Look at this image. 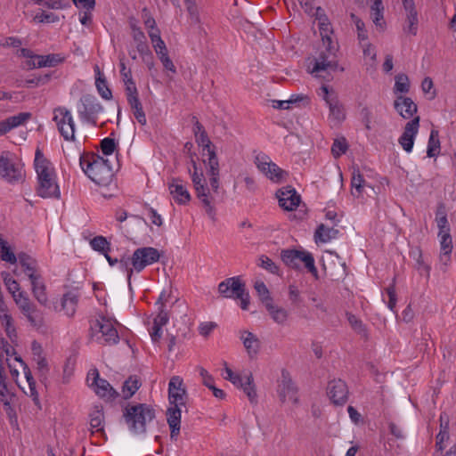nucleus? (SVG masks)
Returning <instances> with one entry per match:
<instances>
[{
	"mask_svg": "<svg viewBox=\"0 0 456 456\" xmlns=\"http://www.w3.org/2000/svg\"><path fill=\"white\" fill-rule=\"evenodd\" d=\"M319 28L324 50L321 51L316 57L308 59L307 70L315 77L330 80V73L336 71L338 67L336 55L337 47L330 37L332 33L330 24L322 21Z\"/></svg>",
	"mask_w": 456,
	"mask_h": 456,
	"instance_id": "1",
	"label": "nucleus"
},
{
	"mask_svg": "<svg viewBox=\"0 0 456 456\" xmlns=\"http://www.w3.org/2000/svg\"><path fill=\"white\" fill-rule=\"evenodd\" d=\"M34 167L37 178V195L44 199L59 198L61 191L55 168L39 149L35 153Z\"/></svg>",
	"mask_w": 456,
	"mask_h": 456,
	"instance_id": "2",
	"label": "nucleus"
},
{
	"mask_svg": "<svg viewBox=\"0 0 456 456\" xmlns=\"http://www.w3.org/2000/svg\"><path fill=\"white\" fill-rule=\"evenodd\" d=\"M84 173L96 184L109 186L113 181V171L108 159L95 154H84L79 159Z\"/></svg>",
	"mask_w": 456,
	"mask_h": 456,
	"instance_id": "3",
	"label": "nucleus"
},
{
	"mask_svg": "<svg viewBox=\"0 0 456 456\" xmlns=\"http://www.w3.org/2000/svg\"><path fill=\"white\" fill-rule=\"evenodd\" d=\"M160 254L152 247H142L135 249L131 256H122L119 259V269L126 273L128 286L134 273H141L146 266L159 262Z\"/></svg>",
	"mask_w": 456,
	"mask_h": 456,
	"instance_id": "4",
	"label": "nucleus"
},
{
	"mask_svg": "<svg viewBox=\"0 0 456 456\" xmlns=\"http://www.w3.org/2000/svg\"><path fill=\"white\" fill-rule=\"evenodd\" d=\"M123 417L129 431L138 436L145 434L147 424L155 418V411L146 403L127 405L124 410Z\"/></svg>",
	"mask_w": 456,
	"mask_h": 456,
	"instance_id": "5",
	"label": "nucleus"
},
{
	"mask_svg": "<svg viewBox=\"0 0 456 456\" xmlns=\"http://www.w3.org/2000/svg\"><path fill=\"white\" fill-rule=\"evenodd\" d=\"M0 179L11 185L22 184L25 182V164L15 153H0Z\"/></svg>",
	"mask_w": 456,
	"mask_h": 456,
	"instance_id": "6",
	"label": "nucleus"
},
{
	"mask_svg": "<svg viewBox=\"0 0 456 456\" xmlns=\"http://www.w3.org/2000/svg\"><path fill=\"white\" fill-rule=\"evenodd\" d=\"M193 171L191 172V181L197 194V197L201 201L202 205L205 208L206 213L211 219H215V208L213 206L214 201V194L218 192V190L215 191L212 189L211 183H209V186H208L206 178L202 173L197 167V165L194 161H192ZM208 177L210 175L208 174ZM219 189V187L217 188Z\"/></svg>",
	"mask_w": 456,
	"mask_h": 456,
	"instance_id": "7",
	"label": "nucleus"
},
{
	"mask_svg": "<svg viewBox=\"0 0 456 456\" xmlns=\"http://www.w3.org/2000/svg\"><path fill=\"white\" fill-rule=\"evenodd\" d=\"M196 142L202 149V155L205 158L203 162L207 167V174L210 175V183L212 189L216 191L219 183V162L215 151V147L209 140L207 133L197 134Z\"/></svg>",
	"mask_w": 456,
	"mask_h": 456,
	"instance_id": "8",
	"label": "nucleus"
},
{
	"mask_svg": "<svg viewBox=\"0 0 456 456\" xmlns=\"http://www.w3.org/2000/svg\"><path fill=\"white\" fill-rule=\"evenodd\" d=\"M329 108V120L334 126L341 124L346 118V111L343 104L338 99L337 92L326 85H322L317 91Z\"/></svg>",
	"mask_w": 456,
	"mask_h": 456,
	"instance_id": "9",
	"label": "nucleus"
},
{
	"mask_svg": "<svg viewBox=\"0 0 456 456\" xmlns=\"http://www.w3.org/2000/svg\"><path fill=\"white\" fill-rule=\"evenodd\" d=\"M102 111V105L92 94L81 96L77 104V112L82 123L96 126L98 117Z\"/></svg>",
	"mask_w": 456,
	"mask_h": 456,
	"instance_id": "10",
	"label": "nucleus"
},
{
	"mask_svg": "<svg viewBox=\"0 0 456 456\" xmlns=\"http://www.w3.org/2000/svg\"><path fill=\"white\" fill-rule=\"evenodd\" d=\"M281 259L291 268L298 269L302 265L313 274H317L313 255L306 250L285 249L281 251Z\"/></svg>",
	"mask_w": 456,
	"mask_h": 456,
	"instance_id": "11",
	"label": "nucleus"
},
{
	"mask_svg": "<svg viewBox=\"0 0 456 456\" xmlns=\"http://www.w3.org/2000/svg\"><path fill=\"white\" fill-rule=\"evenodd\" d=\"M53 120L65 141H75L76 124L70 110L62 106L55 108Z\"/></svg>",
	"mask_w": 456,
	"mask_h": 456,
	"instance_id": "12",
	"label": "nucleus"
},
{
	"mask_svg": "<svg viewBox=\"0 0 456 456\" xmlns=\"http://www.w3.org/2000/svg\"><path fill=\"white\" fill-rule=\"evenodd\" d=\"M95 339L101 344L114 345L119 341V336L114 322L106 317H100L92 326Z\"/></svg>",
	"mask_w": 456,
	"mask_h": 456,
	"instance_id": "13",
	"label": "nucleus"
},
{
	"mask_svg": "<svg viewBox=\"0 0 456 456\" xmlns=\"http://www.w3.org/2000/svg\"><path fill=\"white\" fill-rule=\"evenodd\" d=\"M254 162L258 170L274 183L281 182L287 175L284 170L271 160L269 156L263 152L256 155Z\"/></svg>",
	"mask_w": 456,
	"mask_h": 456,
	"instance_id": "14",
	"label": "nucleus"
},
{
	"mask_svg": "<svg viewBox=\"0 0 456 456\" xmlns=\"http://www.w3.org/2000/svg\"><path fill=\"white\" fill-rule=\"evenodd\" d=\"M87 382L94 393L102 398L114 400L118 396V393L106 379L100 378L97 370H93L88 373Z\"/></svg>",
	"mask_w": 456,
	"mask_h": 456,
	"instance_id": "15",
	"label": "nucleus"
},
{
	"mask_svg": "<svg viewBox=\"0 0 456 456\" xmlns=\"http://www.w3.org/2000/svg\"><path fill=\"white\" fill-rule=\"evenodd\" d=\"M186 389L183 380L179 376H173L168 383V400L170 405L185 406Z\"/></svg>",
	"mask_w": 456,
	"mask_h": 456,
	"instance_id": "16",
	"label": "nucleus"
},
{
	"mask_svg": "<svg viewBox=\"0 0 456 456\" xmlns=\"http://www.w3.org/2000/svg\"><path fill=\"white\" fill-rule=\"evenodd\" d=\"M405 13L403 31L404 34L416 36L418 32L419 17L414 0H402Z\"/></svg>",
	"mask_w": 456,
	"mask_h": 456,
	"instance_id": "17",
	"label": "nucleus"
},
{
	"mask_svg": "<svg viewBox=\"0 0 456 456\" xmlns=\"http://www.w3.org/2000/svg\"><path fill=\"white\" fill-rule=\"evenodd\" d=\"M419 117L415 116V118L407 122L403 134L398 139L399 144L407 153L412 151L414 142L419 133Z\"/></svg>",
	"mask_w": 456,
	"mask_h": 456,
	"instance_id": "18",
	"label": "nucleus"
},
{
	"mask_svg": "<svg viewBox=\"0 0 456 456\" xmlns=\"http://www.w3.org/2000/svg\"><path fill=\"white\" fill-rule=\"evenodd\" d=\"M168 190L174 200L179 205H186L191 200L187 183L180 178H172L168 183Z\"/></svg>",
	"mask_w": 456,
	"mask_h": 456,
	"instance_id": "19",
	"label": "nucleus"
},
{
	"mask_svg": "<svg viewBox=\"0 0 456 456\" xmlns=\"http://www.w3.org/2000/svg\"><path fill=\"white\" fill-rule=\"evenodd\" d=\"M278 395L280 400L284 403H288L292 405L298 404L297 389L292 380L285 375L282 376V379L279 385Z\"/></svg>",
	"mask_w": 456,
	"mask_h": 456,
	"instance_id": "20",
	"label": "nucleus"
},
{
	"mask_svg": "<svg viewBox=\"0 0 456 456\" xmlns=\"http://www.w3.org/2000/svg\"><path fill=\"white\" fill-rule=\"evenodd\" d=\"M244 289L245 285L238 276L228 278L218 285L219 293L227 298H236Z\"/></svg>",
	"mask_w": 456,
	"mask_h": 456,
	"instance_id": "21",
	"label": "nucleus"
},
{
	"mask_svg": "<svg viewBox=\"0 0 456 456\" xmlns=\"http://www.w3.org/2000/svg\"><path fill=\"white\" fill-rule=\"evenodd\" d=\"M279 205L284 210L292 211L296 209L300 202V196L296 190L290 187L281 189L277 193Z\"/></svg>",
	"mask_w": 456,
	"mask_h": 456,
	"instance_id": "22",
	"label": "nucleus"
},
{
	"mask_svg": "<svg viewBox=\"0 0 456 456\" xmlns=\"http://www.w3.org/2000/svg\"><path fill=\"white\" fill-rule=\"evenodd\" d=\"M328 395L335 404H344L348 396V389L346 383L341 380H332L328 386Z\"/></svg>",
	"mask_w": 456,
	"mask_h": 456,
	"instance_id": "23",
	"label": "nucleus"
},
{
	"mask_svg": "<svg viewBox=\"0 0 456 456\" xmlns=\"http://www.w3.org/2000/svg\"><path fill=\"white\" fill-rule=\"evenodd\" d=\"M394 107L397 113L404 119L413 118L417 113V104L410 98L405 96H397L394 102Z\"/></svg>",
	"mask_w": 456,
	"mask_h": 456,
	"instance_id": "24",
	"label": "nucleus"
},
{
	"mask_svg": "<svg viewBox=\"0 0 456 456\" xmlns=\"http://www.w3.org/2000/svg\"><path fill=\"white\" fill-rule=\"evenodd\" d=\"M31 118L29 112H20L0 121V136L9 133L11 130L23 126Z\"/></svg>",
	"mask_w": 456,
	"mask_h": 456,
	"instance_id": "25",
	"label": "nucleus"
},
{
	"mask_svg": "<svg viewBox=\"0 0 456 456\" xmlns=\"http://www.w3.org/2000/svg\"><path fill=\"white\" fill-rule=\"evenodd\" d=\"M239 338L250 358L255 357L259 353L261 342L256 334L248 330H240Z\"/></svg>",
	"mask_w": 456,
	"mask_h": 456,
	"instance_id": "26",
	"label": "nucleus"
},
{
	"mask_svg": "<svg viewBox=\"0 0 456 456\" xmlns=\"http://www.w3.org/2000/svg\"><path fill=\"white\" fill-rule=\"evenodd\" d=\"M66 59V56L61 53H50L46 55H37V61H33L28 62V67L30 69L36 68H45V67H55L60 63H62Z\"/></svg>",
	"mask_w": 456,
	"mask_h": 456,
	"instance_id": "27",
	"label": "nucleus"
},
{
	"mask_svg": "<svg viewBox=\"0 0 456 456\" xmlns=\"http://www.w3.org/2000/svg\"><path fill=\"white\" fill-rule=\"evenodd\" d=\"M182 407L170 405L167 411V420L170 428V436L172 439L176 437L180 432Z\"/></svg>",
	"mask_w": 456,
	"mask_h": 456,
	"instance_id": "28",
	"label": "nucleus"
},
{
	"mask_svg": "<svg viewBox=\"0 0 456 456\" xmlns=\"http://www.w3.org/2000/svg\"><path fill=\"white\" fill-rule=\"evenodd\" d=\"M0 325L4 329L8 339L9 343L12 345L18 346H19V337L17 333V330L14 324V320L11 314H4V316L0 318Z\"/></svg>",
	"mask_w": 456,
	"mask_h": 456,
	"instance_id": "29",
	"label": "nucleus"
},
{
	"mask_svg": "<svg viewBox=\"0 0 456 456\" xmlns=\"http://www.w3.org/2000/svg\"><path fill=\"white\" fill-rule=\"evenodd\" d=\"M272 320L279 324L285 325L289 319V312L285 308L274 305L273 302H269L265 306Z\"/></svg>",
	"mask_w": 456,
	"mask_h": 456,
	"instance_id": "30",
	"label": "nucleus"
},
{
	"mask_svg": "<svg viewBox=\"0 0 456 456\" xmlns=\"http://www.w3.org/2000/svg\"><path fill=\"white\" fill-rule=\"evenodd\" d=\"M338 233V230L334 227L320 224L314 232V240L316 243H327L336 239Z\"/></svg>",
	"mask_w": 456,
	"mask_h": 456,
	"instance_id": "31",
	"label": "nucleus"
},
{
	"mask_svg": "<svg viewBox=\"0 0 456 456\" xmlns=\"http://www.w3.org/2000/svg\"><path fill=\"white\" fill-rule=\"evenodd\" d=\"M30 283L34 297L40 305H45L48 302V297L45 291V286L41 279V276L39 275L35 279H31Z\"/></svg>",
	"mask_w": 456,
	"mask_h": 456,
	"instance_id": "32",
	"label": "nucleus"
},
{
	"mask_svg": "<svg viewBox=\"0 0 456 456\" xmlns=\"http://www.w3.org/2000/svg\"><path fill=\"white\" fill-rule=\"evenodd\" d=\"M18 259L29 280L35 279L36 277L39 276V274H37V262L34 258L27 255L26 253H21L19 254L17 260Z\"/></svg>",
	"mask_w": 456,
	"mask_h": 456,
	"instance_id": "33",
	"label": "nucleus"
},
{
	"mask_svg": "<svg viewBox=\"0 0 456 456\" xmlns=\"http://www.w3.org/2000/svg\"><path fill=\"white\" fill-rule=\"evenodd\" d=\"M238 387L243 390V392L247 395L251 403H257V394L256 390V386L254 384L253 376L251 373H248L244 377L241 385H239Z\"/></svg>",
	"mask_w": 456,
	"mask_h": 456,
	"instance_id": "34",
	"label": "nucleus"
},
{
	"mask_svg": "<svg viewBox=\"0 0 456 456\" xmlns=\"http://www.w3.org/2000/svg\"><path fill=\"white\" fill-rule=\"evenodd\" d=\"M94 72L96 74L95 86L97 87L98 93L105 100L111 99L112 93L108 86L107 81L103 74L101 72L97 65L94 67Z\"/></svg>",
	"mask_w": 456,
	"mask_h": 456,
	"instance_id": "35",
	"label": "nucleus"
},
{
	"mask_svg": "<svg viewBox=\"0 0 456 456\" xmlns=\"http://www.w3.org/2000/svg\"><path fill=\"white\" fill-rule=\"evenodd\" d=\"M22 314L27 318L28 322L31 326L36 328H41L44 325V318L42 314L36 308L34 304L29 305L25 310L20 311Z\"/></svg>",
	"mask_w": 456,
	"mask_h": 456,
	"instance_id": "36",
	"label": "nucleus"
},
{
	"mask_svg": "<svg viewBox=\"0 0 456 456\" xmlns=\"http://www.w3.org/2000/svg\"><path fill=\"white\" fill-rule=\"evenodd\" d=\"M438 238L440 242L441 260L446 263L452 250V240L450 232L438 233Z\"/></svg>",
	"mask_w": 456,
	"mask_h": 456,
	"instance_id": "37",
	"label": "nucleus"
},
{
	"mask_svg": "<svg viewBox=\"0 0 456 456\" xmlns=\"http://www.w3.org/2000/svg\"><path fill=\"white\" fill-rule=\"evenodd\" d=\"M360 45L362 49L365 64L368 66L367 69H375L377 63L376 47L368 41L360 44Z\"/></svg>",
	"mask_w": 456,
	"mask_h": 456,
	"instance_id": "38",
	"label": "nucleus"
},
{
	"mask_svg": "<svg viewBox=\"0 0 456 456\" xmlns=\"http://www.w3.org/2000/svg\"><path fill=\"white\" fill-rule=\"evenodd\" d=\"M383 13L384 6L382 0H372V4L370 5V17L376 27H379L381 28H383L385 24Z\"/></svg>",
	"mask_w": 456,
	"mask_h": 456,
	"instance_id": "39",
	"label": "nucleus"
},
{
	"mask_svg": "<svg viewBox=\"0 0 456 456\" xmlns=\"http://www.w3.org/2000/svg\"><path fill=\"white\" fill-rule=\"evenodd\" d=\"M440 139H439V132L436 129H432L429 134L428 147H427V155L428 158H436L440 153Z\"/></svg>",
	"mask_w": 456,
	"mask_h": 456,
	"instance_id": "40",
	"label": "nucleus"
},
{
	"mask_svg": "<svg viewBox=\"0 0 456 456\" xmlns=\"http://www.w3.org/2000/svg\"><path fill=\"white\" fill-rule=\"evenodd\" d=\"M13 394L8 389L5 371L0 372V402L6 409L11 408Z\"/></svg>",
	"mask_w": 456,
	"mask_h": 456,
	"instance_id": "41",
	"label": "nucleus"
},
{
	"mask_svg": "<svg viewBox=\"0 0 456 456\" xmlns=\"http://www.w3.org/2000/svg\"><path fill=\"white\" fill-rule=\"evenodd\" d=\"M15 346L9 343L7 340H5L4 338L0 337V372L4 371V355H6V362H9V357L11 356H16L17 352L15 350Z\"/></svg>",
	"mask_w": 456,
	"mask_h": 456,
	"instance_id": "42",
	"label": "nucleus"
},
{
	"mask_svg": "<svg viewBox=\"0 0 456 456\" xmlns=\"http://www.w3.org/2000/svg\"><path fill=\"white\" fill-rule=\"evenodd\" d=\"M365 180L358 169H354L351 179V193L354 197L359 198L363 191Z\"/></svg>",
	"mask_w": 456,
	"mask_h": 456,
	"instance_id": "43",
	"label": "nucleus"
},
{
	"mask_svg": "<svg viewBox=\"0 0 456 456\" xmlns=\"http://www.w3.org/2000/svg\"><path fill=\"white\" fill-rule=\"evenodd\" d=\"M141 382L136 376L129 377L122 387V396L124 399L131 398L140 388Z\"/></svg>",
	"mask_w": 456,
	"mask_h": 456,
	"instance_id": "44",
	"label": "nucleus"
},
{
	"mask_svg": "<svg viewBox=\"0 0 456 456\" xmlns=\"http://www.w3.org/2000/svg\"><path fill=\"white\" fill-rule=\"evenodd\" d=\"M77 298L72 294H66L61 300L62 310L67 316H73L76 313Z\"/></svg>",
	"mask_w": 456,
	"mask_h": 456,
	"instance_id": "45",
	"label": "nucleus"
},
{
	"mask_svg": "<svg viewBox=\"0 0 456 456\" xmlns=\"http://www.w3.org/2000/svg\"><path fill=\"white\" fill-rule=\"evenodd\" d=\"M120 67V76L122 78V81L125 85L126 91H133V89L136 88L135 83L132 77L131 69L126 68L125 62L121 61L119 63Z\"/></svg>",
	"mask_w": 456,
	"mask_h": 456,
	"instance_id": "46",
	"label": "nucleus"
},
{
	"mask_svg": "<svg viewBox=\"0 0 456 456\" xmlns=\"http://www.w3.org/2000/svg\"><path fill=\"white\" fill-rule=\"evenodd\" d=\"M410 90V80L407 75L401 73L395 77V94H406Z\"/></svg>",
	"mask_w": 456,
	"mask_h": 456,
	"instance_id": "47",
	"label": "nucleus"
},
{
	"mask_svg": "<svg viewBox=\"0 0 456 456\" xmlns=\"http://www.w3.org/2000/svg\"><path fill=\"white\" fill-rule=\"evenodd\" d=\"M0 258L10 264H15L17 262V256L8 246L7 242L2 238H0Z\"/></svg>",
	"mask_w": 456,
	"mask_h": 456,
	"instance_id": "48",
	"label": "nucleus"
},
{
	"mask_svg": "<svg viewBox=\"0 0 456 456\" xmlns=\"http://www.w3.org/2000/svg\"><path fill=\"white\" fill-rule=\"evenodd\" d=\"M348 143L345 137L336 138L331 146V153L334 158L338 159L346 152Z\"/></svg>",
	"mask_w": 456,
	"mask_h": 456,
	"instance_id": "49",
	"label": "nucleus"
},
{
	"mask_svg": "<svg viewBox=\"0 0 456 456\" xmlns=\"http://www.w3.org/2000/svg\"><path fill=\"white\" fill-rule=\"evenodd\" d=\"M351 19L356 27L357 38L359 40V44L367 42L368 41V32L365 28L364 22L354 13H351Z\"/></svg>",
	"mask_w": 456,
	"mask_h": 456,
	"instance_id": "50",
	"label": "nucleus"
},
{
	"mask_svg": "<svg viewBox=\"0 0 456 456\" xmlns=\"http://www.w3.org/2000/svg\"><path fill=\"white\" fill-rule=\"evenodd\" d=\"M254 288L265 306H266L269 302H273L269 289L262 281H256Z\"/></svg>",
	"mask_w": 456,
	"mask_h": 456,
	"instance_id": "51",
	"label": "nucleus"
},
{
	"mask_svg": "<svg viewBox=\"0 0 456 456\" xmlns=\"http://www.w3.org/2000/svg\"><path fill=\"white\" fill-rule=\"evenodd\" d=\"M383 301L387 303V307L392 312L395 313V305L397 299L394 285H391L386 289V291L383 294Z\"/></svg>",
	"mask_w": 456,
	"mask_h": 456,
	"instance_id": "52",
	"label": "nucleus"
},
{
	"mask_svg": "<svg viewBox=\"0 0 456 456\" xmlns=\"http://www.w3.org/2000/svg\"><path fill=\"white\" fill-rule=\"evenodd\" d=\"M34 2L53 10L64 9L68 5V0H34Z\"/></svg>",
	"mask_w": 456,
	"mask_h": 456,
	"instance_id": "53",
	"label": "nucleus"
},
{
	"mask_svg": "<svg viewBox=\"0 0 456 456\" xmlns=\"http://www.w3.org/2000/svg\"><path fill=\"white\" fill-rule=\"evenodd\" d=\"M90 244L94 250L99 251L102 254L109 252L110 250V243L102 236H97L91 240Z\"/></svg>",
	"mask_w": 456,
	"mask_h": 456,
	"instance_id": "54",
	"label": "nucleus"
},
{
	"mask_svg": "<svg viewBox=\"0 0 456 456\" xmlns=\"http://www.w3.org/2000/svg\"><path fill=\"white\" fill-rule=\"evenodd\" d=\"M257 265L263 269L273 274L277 273L279 270L276 264L270 257L265 255H262L258 257Z\"/></svg>",
	"mask_w": 456,
	"mask_h": 456,
	"instance_id": "55",
	"label": "nucleus"
},
{
	"mask_svg": "<svg viewBox=\"0 0 456 456\" xmlns=\"http://www.w3.org/2000/svg\"><path fill=\"white\" fill-rule=\"evenodd\" d=\"M3 279L4 285L6 286L8 291L12 294V297L17 295L20 291V284L14 280L9 273H3Z\"/></svg>",
	"mask_w": 456,
	"mask_h": 456,
	"instance_id": "56",
	"label": "nucleus"
},
{
	"mask_svg": "<svg viewBox=\"0 0 456 456\" xmlns=\"http://www.w3.org/2000/svg\"><path fill=\"white\" fill-rule=\"evenodd\" d=\"M436 222L439 229L438 233L450 232V226L448 224L447 216L444 211H437L436 216Z\"/></svg>",
	"mask_w": 456,
	"mask_h": 456,
	"instance_id": "57",
	"label": "nucleus"
},
{
	"mask_svg": "<svg viewBox=\"0 0 456 456\" xmlns=\"http://www.w3.org/2000/svg\"><path fill=\"white\" fill-rule=\"evenodd\" d=\"M117 149V143L114 139L105 137L101 141V150L105 156L111 155Z\"/></svg>",
	"mask_w": 456,
	"mask_h": 456,
	"instance_id": "58",
	"label": "nucleus"
},
{
	"mask_svg": "<svg viewBox=\"0 0 456 456\" xmlns=\"http://www.w3.org/2000/svg\"><path fill=\"white\" fill-rule=\"evenodd\" d=\"M103 413L101 411H96L90 415V426L95 431L103 429Z\"/></svg>",
	"mask_w": 456,
	"mask_h": 456,
	"instance_id": "59",
	"label": "nucleus"
},
{
	"mask_svg": "<svg viewBox=\"0 0 456 456\" xmlns=\"http://www.w3.org/2000/svg\"><path fill=\"white\" fill-rule=\"evenodd\" d=\"M150 38L155 53L160 52L161 50H164L167 47L165 42L162 40L160 37L159 30H154L153 32L150 33Z\"/></svg>",
	"mask_w": 456,
	"mask_h": 456,
	"instance_id": "60",
	"label": "nucleus"
},
{
	"mask_svg": "<svg viewBox=\"0 0 456 456\" xmlns=\"http://www.w3.org/2000/svg\"><path fill=\"white\" fill-rule=\"evenodd\" d=\"M414 259L416 261V268L418 271L420 273H425L427 276H428L430 266L425 263L420 250H417V252L414 253Z\"/></svg>",
	"mask_w": 456,
	"mask_h": 456,
	"instance_id": "61",
	"label": "nucleus"
},
{
	"mask_svg": "<svg viewBox=\"0 0 456 456\" xmlns=\"http://www.w3.org/2000/svg\"><path fill=\"white\" fill-rule=\"evenodd\" d=\"M126 100L131 107L132 110H137L139 108H142V103L138 97V91L137 88L133 89V91H126Z\"/></svg>",
	"mask_w": 456,
	"mask_h": 456,
	"instance_id": "62",
	"label": "nucleus"
},
{
	"mask_svg": "<svg viewBox=\"0 0 456 456\" xmlns=\"http://www.w3.org/2000/svg\"><path fill=\"white\" fill-rule=\"evenodd\" d=\"M222 375L224 379L231 381L237 387L239 385H241V382L244 379V378H242L240 375L234 373L228 366L224 367Z\"/></svg>",
	"mask_w": 456,
	"mask_h": 456,
	"instance_id": "63",
	"label": "nucleus"
},
{
	"mask_svg": "<svg viewBox=\"0 0 456 456\" xmlns=\"http://www.w3.org/2000/svg\"><path fill=\"white\" fill-rule=\"evenodd\" d=\"M12 297L20 311L25 310L26 308L28 309V307L33 304L24 292H19Z\"/></svg>",
	"mask_w": 456,
	"mask_h": 456,
	"instance_id": "64",
	"label": "nucleus"
}]
</instances>
